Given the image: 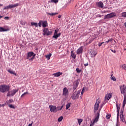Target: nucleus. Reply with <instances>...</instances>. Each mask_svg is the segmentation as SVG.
<instances>
[{"label":"nucleus","mask_w":126,"mask_h":126,"mask_svg":"<svg viewBox=\"0 0 126 126\" xmlns=\"http://www.w3.org/2000/svg\"><path fill=\"white\" fill-rule=\"evenodd\" d=\"M51 34L52 31L49 30L48 28L44 29L43 35H45V36H50V35Z\"/></svg>","instance_id":"6"},{"label":"nucleus","mask_w":126,"mask_h":126,"mask_svg":"<svg viewBox=\"0 0 126 126\" xmlns=\"http://www.w3.org/2000/svg\"><path fill=\"white\" fill-rule=\"evenodd\" d=\"M96 55H97V52L96 51H94V50H92L91 51V56L92 58H94L96 56Z\"/></svg>","instance_id":"16"},{"label":"nucleus","mask_w":126,"mask_h":126,"mask_svg":"<svg viewBox=\"0 0 126 126\" xmlns=\"http://www.w3.org/2000/svg\"><path fill=\"white\" fill-rule=\"evenodd\" d=\"M0 6H2V4H0Z\"/></svg>","instance_id":"63"},{"label":"nucleus","mask_w":126,"mask_h":126,"mask_svg":"<svg viewBox=\"0 0 126 126\" xmlns=\"http://www.w3.org/2000/svg\"><path fill=\"white\" fill-rule=\"evenodd\" d=\"M83 49H84V46H81L77 50V55H80L83 53Z\"/></svg>","instance_id":"14"},{"label":"nucleus","mask_w":126,"mask_h":126,"mask_svg":"<svg viewBox=\"0 0 126 126\" xmlns=\"http://www.w3.org/2000/svg\"><path fill=\"white\" fill-rule=\"evenodd\" d=\"M79 93L74 92L73 94V95L72 96V98L73 100H76V99H78L79 97Z\"/></svg>","instance_id":"12"},{"label":"nucleus","mask_w":126,"mask_h":126,"mask_svg":"<svg viewBox=\"0 0 126 126\" xmlns=\"http://www.w3.org/2000/svg\"><path fill=\"white\" fill-rule=\"evenodd\" d=\"M96 4L98 7H100V8H105V7H104V3H103V2L100 1L96 2Z\"/></svg>","instance_id":"15"},{"label":"nucleus","mask_w":126,"mask_h":126,"mask_svg":"<svg viewBox=\"0 0 126 126\" xmlns=\"http://www.w3.org/2000/svg\"><path fill=\"white\" fill-rule=\"evenodd\" d=\"M107 12H109V11H104L103 13H106Z\"/></svg>","instance_id":"58"},{"label":"nucleus","mask_w":126,"mask_h":126,"mask_svg":"<svg viewBox=\"0 0 126 126\" xmlns=\"http://www.w3.org/2000/svg\"><path fill=\"white\" fill-rule=\"evenodd\" d=\"M122 68L124 69V70H126V64H124L122 65Z\"/></svg>","instance_id":"39"},{"label":"nucleus","mask_w":126,"mask_h":126,"mask_svg":"<svg viewBox=\"0 0 126 126\" xmlns=\"http://www.w3.org/2000/svg\"><path fill=\"white\" fill-rule=\"evenodd\" d=\"M104 42H101V43H99V44H98V46H99V47H101V46H102V45H103V44H104Z\"/></svg>","instance_id":"48"},{"label":"nucleus","mask_w":126,"mask_h":126,"mask_svg":"<svg viewBox=\"0 0 126 126\" xmlns=\"http://www.w3.org/2000/svg\"><path fill=\"white\" fill-rule=\"evenodd\" d=\"M32 25H34L36 27H38V24L37 23H32Z\"/></svg>","instance_id":"41"},{"label":"nucleus","mask_w":126,"mask_h":126,"mask_svg":"<svg viewBox=\"0 0 126 126\" xmlns=\"http://www.w3.org/2000/svg\"><path fill=\"white\" fill-rule=\"evenodd\" d=\"M106 104V101L104 103H103V104L101 105L100 106V108L99 109L98 111H101L102 107H103V106H104V105H105Z\"/></svg>","instance_id":"43"},{"label":"nucleus","mask_w":126,"mask_h":126,"mask_svg":"<svg viewBox=\"0 0 126 126\" xmlns=\"http://www.w3.org/2000/svg\"><path fill=\"white\" fill-rule=\"evenodd\" d=\"M120 90L121 94H125L126 92V85H123L120 87Z\"/></svg>","instance_id":"11"},{"label":"nucleus","mask_w":126,"mask_h":126,"mask_svg":"<svg viewBox=\"0 0 126 126\" xmlns=\"http://www.w3.org/2000/svg\"><path fill=\"white\" fill-rule=\"evenodd\" d=\"M110 118H111V115H106V119L109 120L110 119Z\"/></svg>","instance_id":"46"},{"label":"nucleus","mask_w":126,"mask_h":126,"mask_svg":"<svg viewBox=\"0 0 126 126\" xmlns=\"http://www.w3.org/2000/svg\"><path fill=\"white\" fill-rule=\"evenodd\" d=\"M93 40H94V38H91L90 41H89V44H90V43H92V41H93Z\"/></svg>","instance_id":"49"},{"label":"nucleus","mask_w":126,"mask_h":126,"mask_svg":"<svg viewBox=\"0 0 126 126\" xmlns=\"http://www.w3.org/2000/svg\"><path fill=\"white\" fill-rule=\"evenodd\" d=\"M83 122V120L82 119H78V123L79 125L80 126L81 124Z\"/></svg>","instance_id":"30"},{"label":"nucleus","mask_w":126,"mask_h":126,"mask_svg":"<svg viewBox=\"0 0 126 126\" xmlns=\"http://www.w3.org/2000/svg\"><path fill=\"white\" fill-rule=\"evenodd\" d=\"M58 13H47V14H48V15H50L51 16H54V15H56V14H58Z\"/></svg>","instance_id":"31"},{"label":"nucleus","mask_w":126,"mask_h":126,"mask_svg":"<svg viewBox=\"0 0 126 126\" xmlns=\"http://www.w3.org/2000/svg\"><path fill=\"white\" fill-rule=\"evenodd\" d=\"M120 117L121 121L123 122V123H125V117L124 116V115H120Z\"/></svg>","instance_id":"22"},{"label":"nucleus","mask_w":126,"mask_h":126,"mask_svg":"<svg viewBox=\"0 0 126 126\" xmlns=\"http://www.w3.org/2000/svg\"><path fill=\"white\" fill-rule=\"evenodd\" d=\"M8 72L9 73H10L11 74H14V75H15L16 76V73L14 71H12L11 69H8L7 70Z\"/></svg>","instance_id":"19"},{"label":"nucleus","mask_w":126,"mask_h":126,"mask_svg":"<svg viewBox=\"0 0 126 126\" xmlns=\"http://www.w3.org/2000/svg\"><path fill=\"white\" fill-rule=\"evenodd\" d=\"M117 112H120V106H119V103H116Z\"/></svg>","instance_id":"34"},{"label":"nucleus","mask_w":126,"mask_h":126,"mask_svg":"<svg viewBox=\"0 0 126 126\" xmlns=\"http://www.w3.org/2000/svg\"><path fill=\"white\" fill-rule=\"evenodd\" d=\"M42 24H43V21H40L38 23L39 27H41L42 26Z\"/></svg>","instance_id":"37"},{"label":"nucleus","mask_w":126,"mask_h":126,"mask_svg":"<svg viewBox=\"0 0 126 126\" xmlns=\"http://www.w3.org/2000/svg\"><path fill=\"white\" fill-rule=\"evenodd\" d=\"M12 102H13V99H9L6 102V104H7V105H9V104H11Z\"/></svg>","instance_id":"24"},{"label":"nucleus","mask_w":126,"mask_h":126,"mask_svg":"<svg viewBox=\"0 0 126 126\" xmlns=\"http://www.w3.org/2000/svg\"><path fill=\"white\" fill-rule=\"evenodd\" d=\"M110 78H111V79L112 80H113V81H116V78H115L114 76H113V74H112L111 75V77H110Z\"/></svg>","instance_id":"32"},{"label":"nucleus","mask_w":126,"mask_h":126,"mask_svg":"<svg viewBox=\"0 0 126 126\" xmlns=\"http://www.w3.org/2000/svg\"><path fill=\"white\" fill-rule=\"evenodd\" d=\"M112 97H113V94L112 93L107 94L105 95V99L104 100L105 102L107 103V102H108L112 98Z\"/></svg>","instance_id":"9"},{"label":"nucleus","mask_w":126,"mask_h":126,"mask_svg":"<svg viewBox=\"0 0 126 126\" xmlns=\"http://www.w3.org/2000/svg\"><path fill=\"white\" fill-rule=\"evenodd\" d=\"M49 108L50 109V112L51 113H57L58 112V109L55 105H50Z\"/></svg>","instance_id":"7"},{"label":"nucleus","mask_w":126,"mask_h":126,"mask_svg":"<svg viewBox=\"0 0 126 126\" xmlns=\"http://www.w3.org/2000/svg\"><path fill=\"white\" fill-rule=\"evenodd\" d=\"M121 15L122 17H125V18H126V12L122 13Z\"/></svg>","instance_id":"33"},{"label":"nucleus","mask_w":126,"mask_h":126,"mask_svg":"<svg viewBox=\"0 0 126 126\" xmlns=\"http://www.w3.org/2000/svg\"><path fill=\"white\" fill-rule=\"evenodd\" d=\"M19 89H15L13 90L12 91H8V93L7 94V97H10V96H14L16 93H17V92L19 91Z\"/></svg>","instance_id":"2"},{"label":"nucleus","mask_w":126,"mask_h":126,"mask_svg":"<svg viewBox=\"0 0 126 126\" xmlns=\"http://www.w3.org/2000/svg\"><path fill=\"white\" fill-rule=\"evenodd\" d=\"M5 31H7V30H5L2 27H0V32H5Z\"/></svg>","instance_id":"29"},{"label":"nucleus","mask_w":126,"mask_h":126,"mask_svg":"<svg viewBox=\"0 0 126 126\" xmlns=\"http://www.w3.org/2000/svg\"><path fill=\"white\" fill-rule=\"evenodd\" d=\"M63 75V72H58L56 73L53 74L55 77H59V76H61V75Z\"/></svg>","instance_id":"18"},{"label":"nucleus","mask_w":126,"mask_h":126,"mask_svg":"<svg viewBox=\"0 0 126 126\" xmlns=\"http://www.w3.org/2000/svg\"><path fill=\"white\" fill-rule=\"evenodd\" d=\"M32 60H33V59H34V58H35V57L36 56V54H34V53L32 52Z\"/></svg>","instance_id":"44"},{"label":"nucleus","mask_w":126,"mask_h":126,"mask_svg":"<svg viewBox=\"0 0 126 126\" xmlns=\"http://www.w3.org/2000/svg\"><path fill=\"white\" fill-rule=\"evenodd\" d=\"M112 39H108V41H106L105 43H109V42H111Z\"/></svg>","instance_id":"53"},{"label":"nucleus","mask_w":126,"mask_h":126,"mask_svg":"<svg viewBox=\"0 0 126 126\" xmlns=\"http://www.w3.org/2000/svg\"><path fill=\"white\" fill-rule=\"evenodd\" d=\"M49 2H51L52 3H58V2H59V0H51Z\"/></svg>","instance_id":"26"},{"label":"nucleus","mask_w":126,"mask_h":126,"mask_svg":"<svg viewBox=\"0 0 126 126\" xmlns=\"http://www.w3.org/2000/svg\"><path fill=\"white\" fill-rule=\"evenodd\" d=\"M76 71L78 72V73H80L81 72V70L80 69L77 68H76Z\"/></svg>","instance_id":"40"},{"label":"nucleus","mask_w":126,"mask_h":126,"mask_svg":"<svg viewBox=\"0 0 126 126\" xmlns=\"http://www.w3.org/2000/svg\"><path fill=\"white\" fill-rule=\"evenodd\" d=\"M111 51V52H112L113 53H114V54H116V53H117V51H116V50H113L112 49L110 50Z\"/></svg>","instance_id":"51"},{"label":"nucleus","mask_w":126,"mask_h":126,"mask_svg":"<svg viewBox=\"0 0 126 126\" xmlns=\"http://www.w3.org/2000/svg\"><path fill=\"white\" fill-rule=\"evenodd\" d=\"M90 126H94V123H91Z\"/></svg>","instance_id":"56"},{"label":"nucleus","mask_w":126,"mask_h":126,"mask_svg":"<svg viewBox=\"0 0 126 126\" xmlns=\"http://www.w3.org/2000/svg\"><path fill=\"white\" fill-rule=\"evenodd\" d=\"M99 105H100V100H99L98 99H97L94 104V112H96V111H98V108H99Z\"/></svg>","instance_id":"10"},{"label":"nucleus","mask_w":126,"mask_h":126,"mask_svg":"<svg viewBox=\"0 0 126 126\" xmlns=\"http://www.w3.org/2000/svg\"><path fill=\"white\" fill-rule=\"evenodd\" d=\"M62 17V15H58V18H61Z\"/></svg>","instance_id":"59"},{"label":"nucleus","mask_w":126,"mask_h":126,"mask_svg":"<svg viewBox=\"0 0 126 126\" xmlns=\"http://www.w3.org/2000/svg\"><path fill=\"white\" fill-rule=\"evenodd\" d=\"M99 117H100V110L97 111L96 115H95V117L94 121V123H97V122L99 121Z\"/></svg>","instance_id":"13"},{"label":"nucleus","mask_w":126,"mask_h":126,"mask_svg":"<svg viewBox=\"0 0 126 126\" xmlns=\"http://www.w3.org/2000/svg\"><path fill=\"white\" fill-rule=\"evenodd\" d=\"M20 24H21V25H25V23L22 21L20 22Z\"/></svg>","instance_id":"47"},{"label":"nucleus","mask_w":126,"mask_h":126,"mask_svg":"<svg viewBox=\"0 0 126 126\" xmlns=\"http://www.w3.org/2000/svg\"><path fill=\"white\" fill-rule=\"evenodd\" d=\"M125 26L126 27V23H125Z\"/></svg>","instance_id":"62"},{"label":"nucleus","mask_w":126,"mask_h":126,"mask_svg":"<svg viewBox=\"0 0 126 126\" xmlns=\"http://www.w3.org/2000/svg\"><path fill=\"white\" fill-rule=\"evenodd\" d=\"M32 57V52H29L28 53V56L27 57V59H29V58H31Z\"/></svg>","instance_id":"25"},{"label":"nucleus","mask_w":126,"mask_h":126,"mask_svg":"<svg viewBox=\"0 0 126 126\" xmlns=\"http://www.w3.org/2000/svg\"><path fill=\"white\" fill-rule=\"evenodd\" d=\"M117 15L115 12H112L110 14H108L104 16V19H109L110 18H113V17H116Z\"/></svg>","instance_id":"3"},{"label":"nucleus","mask_w":126,"mask_h":126,"mask_svg":"<svg viewBox=\"0 0 126 126\" xmlns=\"http://www.w3.org/2000/svg\"><path fill=\"white\" fill-rule=\"evenodd\" d=\"M18 5H19V3H17L14 4H10L6 7H4L3 9V10H5V9H9L13 8L14 7H16L17 6H18Z\"/></svg>","instance_id":"4"},{"label":"nucleus","mask_w":126,"mask_h":126,"mask_svg":"<svg viewBox=\"0 0 126 126\" xmlns=\"http://www.w3.org/2000/svg\"><path fill=\"white\" fill-rule=\"evenodd\" d=\"M58 32H59V30H56L55 31V32H54V35L53 36V38H54V39H55V36H57L58 35Z\"/></svg>","instance_id":"23"},{"label":"nucleus","mask_w":126,"mask_h":126,"mask_svg":"<svg viewBox=\"0 0 126 126\" xmlns=\"http://www.w3.org/2000/svg\"><path fill=\"white\" fill-rule=\"evenodd\" d=\"M28 126H32V123L30 124Z\"/></svg>","instance_id":"61"},{"label":"nucleus","mask_w":126,"mask_h":126,"mask_svg":"<svg viewBox=\"0 0 126 126\" xmlns=\"http://www.w3.org/2000/svg\"><path fill=\"white\" fill-rule=\"evenodd\" d=\"M61 35H62V33H58L57 35L55 36L56 40H57L58 39V38H59V37H60V36H61Z\"/></svg>","instance_id":"35"},{"label":"nucleus","mask_w":126,"mask_h":126,"mask_svg":"<svg viewBox=\"0 0 126 126\" xmlns=\"http://www.w3.org/2000/svg\"><path fill=\"white\" fill-rule=\"evenodd\" d=\"M26 94H28V92H26V93H24L23 94H22L21 96V98H22V97H24V96H25V95H26Z\"/></svg>","instance_id":"42"},{"label":"nucleus","mask_w":126,"mask_h":126,"mask_svg":"<svg viewBox=\"0 0 126 126\" xmlns=\"http://www.w3.org/2000/svg\"><path fill=\"white\" fill-rule=\"evenodd\" d=\"M2 17V16H0V19Z\"/></svg>","instance_id":"64"},{"label":"nucleus","mask_w":126,"mask_h":126,"mask_svg":"<svg viewBox=\"0 0 126 126\" xmlns=\"http://www.w3.org/2000/svg\"><path fill=\"white\" fill-rule=\"evenodd\" d=\"M63 117L61 116L60 117H59L58 119V122H62V121H63Z\"/></svg>","instance_id":"36"},{"label":"nucleus","mask_w":126,"mask_h":126,"mask_svg":"<svg viewBox=\"0 0 126 126\" xmlns=\"http://www.w3.org/2000/svg\"><path fill=\"white\" fill-rule=\"evenodd\" d=\"M8 106L9 107V108H10L11 109H15V107H14V106H13L12 104H9Z\"/></svg>","instance_id":"38"},{"label":"nucleus","mask_w":126,"mask_h":126,"mask_svg":"<svg viewBox=\"0 0 126 126\" xmlns=\"http://www.w3.org/2000/svg\"><path fill=\"white\" fill-rule=\"evenodd\" d=\"M79 82H80V80L79 79H77L75 81H74L73 83V90H75L77 87H78V85H79Z\"/></svg>","instance_id":"5"},{"label":"nucleus","mask_w":126,"mask_h":126,"mask_svg":"<svg viewBox=\"0 0 126 126\" xmlns=\"http://www.w3.org/2000/svg\"><path fill=\"white\" fill-rule=\"evenodd\" d=\"M10 89V87L8 85H1L0 86V92L2 93H5V92H8Z\"/></svg>","instance_id":"1"},{"label":"nucleus","mask_w":126,"mask_h":126,"mask_svg":"<svg viewBox=\"0 0 126 126\" xmlns=\"http://www.w3.org/2000/svg\"><path fill=\"white\" fill-rule=\"evenodd\" d=\"M51 57H52V54L50 53L49 55H46V58L47 60H50L51 59Z\"/></svg>","instance_id":"28"},{"label":"nucleus","mask_w":126,"mask_h":126,"mask_svg":"<svg viewBox=\"0 0 126 126\" xmlns=\"http://www.w3.org/2000/svg\"><path fill=\"white\" fill-rule=\"evenodd\" d=\"M57 109H57L58 111H61V110H62V109H61V107H57Z\"/></svg>","instance_id":"55"},{"label":"nucleus","mask_w":126,"mask_h":126,"mask_svg":"<svg viewBox=\"0 0 126 126\" xmlns=\"http://www.w3.org/2000/svg\"><path fill=\"white\" fill-rule=\"evenodd\" d=\"M126 94H124V101H123V108H125V106H126Z\"/></svg>","instance_id":"17"},{"label":"nucleus","mask_w":126,"mask_h":126,"mask_svg":"<svg viewBox=\"0 0 126 126\" xmlns=\"http://www.w3.org/2000/svg\"><path fill=\"white\" fill-rule=\"evenodd\" d=\"M71 104V103H68L66 104V110H68V109H69Z\"/></svg>","instance_id":"27"},{"label":"nucleus","mask_w":126,"mask_h":126,"mask_svg":"<svg viewBox=\"0 0 126 126\" xmlns=\"http://www.w3.org/2000/svg\"><path fill=\"white\" fill-rule=\"evenodd\" d=\"M83 93H84V88L83 89L82 92H81V94L83 95Z\"/></svg>","instance_id":"52"},{"label":"nucleus","mask_w":126,"mask_h":126,"mask_svg":"<svg viewBox=\"0 0 126 126\" xmlns=\"http://www.w3.org/2000/svg\"><path fill=\"white\" fill-rule=\"evenodd\" d=\"M84 66H88V65H89L88 63H85V64H84Z\"/></svg>","instance_id":"54"},{"label":"nucleus","mask_w":126,"mask_h":126,"mask_svg":"<svg viewBox=\"0 0 126 126\" xmlns=\"http://www.w3.org/2000/svg\"><path fill=\"white\" fill-rule=\"evenodd\" d=\"M63 108V105L61 107H60V110H62Z\"/></svg>","instance_id":"57"},{"label":"nucleus","mask_w":126,"mask_h":126,"mask_svg":"<svg viewBox=\"0 0 126 126\" xmlns=\"http://www.w3.org/2000/svg\"><path fill=\"white\" fill-rule=\"evenodd\" d=\"M48 26V22L47 21H44L42 22V27L45 28Z\"/></svg>","instance_id":"20"},{"label":"nucleus","mask_w":126,"mask_h":126,"mask_svg":"<svg viewBox=\"0 0 126 126\" xmlns=\"http://www.w3.org/2000/svg\"><path fill=\"white\" fill-rule=\"evenodd\" d=\"M68 90L67 88H66V87L64 88L63 92V96L65 97V98H67V97H68Z\"/></svg>","instance_id":"8"},{"label":"nucleus","mask_w":126,"mask_h":126,"mask_svg":"<svg viewBox=\"0 0 126 126\" xmlns=\"http://www.w3.org/2000/svg\"><path fill=\"white\" fill-rule=\"evenodd\" d=\"M71 53V56L72 58H73V59H75L76 58V55L74 54V52H73V51H72Z\"/></svg>","instance_id":"21"},{"label":"nucleus","mask_w":126,"mask_h":126,"mask_svg":"<svg viewBox=\"0 0 126 126\" xmlns=\"http://www.w3.org/2000/svg\"><path fill=\"white\" fill-rule=\"evenodd\" d=\"M4 106H5V104H3L1 105V107H4Z\"/></svg>","instance_id":"60"},{"label":"nucleus","mask_w":126,"mask_h":126,"mask_svg":"<svg viewBox=\"0 0 126 126\" xmlns=\"http://www.w3.org/2000/svg\"><path fill=\"white\" fill-rule=\"evenodd\" d=\"M124 115V111L123 110H121L120 111V116Z\"/></svg>","instance_id":"45"},{"label":"nucleus","mask_w":126,"mask_h":126,"mask_svg":"<svg viewBox=\"0 0 126 126\" xmlns=\"http://www.w3.org/2000/svg\"><path fill=\"white\" fill-rule=\"evenodd\" d=\"M117 120L119 119V117L120 116V112H117Z\"/></svg>","instance_id":"50"}]
</instances>
